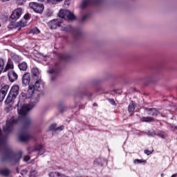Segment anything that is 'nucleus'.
<instances>
[{
	"label": "nucleus",
	"mask_w": 177,
	"mask_h": 177,
	"mask_svg": "<svg viewBox=\"0 0 177 177\" xmlns=\"http://www.w3.org/2000/svg\"><path fill=\"white\" fill-rule=\"evenodd\" d=\"M32 109V105L30 104H24L20 109H17L18 114L21 116L18 119L11 118L6 121V124L3 127V131L6 133H10L13 131V127L16 124H22L23 129L21 131V134L19 136L21 142H28L31 138L28 131H27V127L31 124V119L27 116V113Z\"/></svg>",
	"instance_id": "1"
},
{
	"label": "nucleus",
	"mask_w": 177,
	"mask_h": 177,
	"mask_svg": "<svg viewBox=\"0 0 177 177\" xmlns=\"http://www.w3.org/2000/svg\"><path fill=\"white\" fill-rule=\"evenodd\" d=\"M35 84L29 86V89L28 91V93H30V97L34 95V91H37L41 92V91L44 90V81L41 79L35 80Z\"/></svg>",
	"instance_id": "2"
},
{
	"label": "nucleus",
	"mask_w": 177,
	"mask_h": 177,
	"mask_svg": "<svg viewBox=\"0 0 177 177\" xmlns=\"http://www.w3.org/2000/svg\"><path fill=\"white\" fill-rule=\"evenodd\" d=\"M21 157H23V153L21 152L17 153H12L10 155H5L2 156L1 161H6L8 158L11 164L15 165L17 164V162L20 161V158H21Z\"/></svg>",
	"instance_id": "3"
},
{
	"label": "nucleus",
	"mask_w": 177,
	"mask_h": 177,
	"mask_svg": "<svg viewBox=\"0 0 177 177\" xmlns=\"http://www.w3.org/2000/svg\"><path fill=\"white\" fill-rule=\"evenodd\" d=\"M58 16L62 20H63V19L70 21L75 20V15L70 12V10L66 9H61L58 13Z\"/></svg>",
	"instance_id": "4"
},
{
	"label": "nucleus",
	"mask_w": 177,
	"mask_h": 177,
	"mask_svg": "<svg viewBox=\"0 0 177 177\" xmlns=\"http://www.w3.org/2000/svg\"><path fill=\"white\" fill-rule=\"evenodd\" d=\"M29 7L35 12V13H43L45 10L44 4L39 3L32 2L29 3Z\"/></svg>",
	"instance_id": "5"
},
{
	"label": "nucleus",
	"mask_w": 177,
	"mask_h": 177,
	"mask_svg": "<svg viewBox=\"0 0 177 177\" xmlns=\"http://www.w3.org/2000/svg\"><path fill=\"white\" fill-rule=\"evenodd\" d=\"M64 21V19H62L59 18L57 19H53L48 22V26L51 30H55V28H57V27H60L62 23H63Z\"/></svg>",
	"instance_id": "6"
},
{
	"label": "nucleus",
	"mask_w": 177,
	"mask_h": 177,
	"mask_svg": "<svg viewBox=\"0 0 177 177\" xmlns=\"http://www.w3.org/2000/svg\"><path fill=\"white\" fill-rule=\"evenodd\" d=\"M48 74H51V81H55L59 75V68L55 66V68H51L48 71Z\"/></svg>",
	"instance_id": "7"
},
{
	"label": "nucleus",
	"mask_w": 177,
	"mask_h": 177,
	"mask_svg": "<svg viewBox=\"0 0 177 177\" xmlns=\"http://www.w3.org/2000/svg\"><path fill=\"white\" fill-rule=\"evenodd\" d=\"M8 91H9V85L5 84L3 86L0 90L1 95H0V102H3L6 94L8 93Z\"/></svg>",
	"instance_id": "8"
},
{
	"label": "nucleus",
	"mask_w": 177,
	"mask_h": 177,
	"mask_svg": "<svg viewBox=\"0 0 177 177\" xmlns=\"http://www.w3.org/2000/svg\"><path fill=\"white\" fill-rule=\"evenodd\" d=\"M23 13V9L17 8L13 11L12 14L10 15V19L12 20H17V19H20V16H21Z\"/></svg>",
	"instance_id": "9"
},
{
	"label": "nucleus",
	"mask_w": 177,
	"mask_h": 177,
	"mask_svg": "<svg viewBox=\"0 0 177 177\" xmlns=\"http://www.w3.org/2000/svg\"><path fill=\"white\" fill-rule=\"evenodd\" d=\"M31 81V75L30 73H25L22 77V85L24 86H27V85L30 84V82Z\"/></svg>",
	"instance_id": "10"
},
{
	"label": "nucleus",
	"mask_w": 177,
	"mask_h": 177,
	"mask_svg": "<svg viewBox=\"0 0 177 177\" xmlns=\"http://www.w3.org/2000/svg\"><path fill=\"white\" fill-rule=\"evenodd\" d=\"M59 27L61 31H64L65 32H73V31H74V29L72 28L71 25L63 24V22L61 23Z\"/></svg>",
	"instance_id": "11"
},
{
	"label": "nucleus",
	"mask_w": 177,
	"mask_h": 177,
	"mask_svg": "<svg viewBox=\"0 0 177 177\" xmlns=\"http://www.w3.org/2000/svg\"><path fill=\"white\" fill-rule=\"evenodd\" d=\"M32 78L35 80H41V73L38 68H32L31 70Z\"/></svg>",
	"instance_id": "12"
},
{
	"label": "nucleus",
	"mask_w": 177,
	"mask_h": 177,
	"mask_svg": "<svg viewBox=\"0 0 177 177\" xmlns=\"http://www.w3.org/2000/svg\"><path fill=\"white\" fill-rule=\"evenodd\" d=\"M7 139L2 136V130L0 129V151L6 147Z\"/></svg>",
	"instance_id": "13"
},
{
	"label": "nucleus",
	"mask_w": 177,
	"mask_h": 177,
	"mask_svg": "<svg viewBox=\"0 0 177 177\" xmlns=\"http://www.w3.org/2000/svg\"><path fill=\"white\" fill-rule=\"evenodd\" d=\"M13 68H15L12 59H8L6 67L4 68L3 73H6V71H9V70H13Z\"/></svg>",
	"instance_id": "14"
},
{
	"label": "nucleus",
	"mask_w": 177,
	"mask_h": 177,
	"mask_svg": "<svg viewBox=\"0 0 177 177\" xmlns=\"http://www.w3.org/2000/svg\"><path fill=\"white\" fill-rule=\"evenodd\" d=\"M8 76L10 82H15V81H17V78L19 77L17 73L12 71L8 72Z\"/></svg>",
	"instance_id": "15"
},
{
	"label": "nucleus",
	"mask_w": 177,
	"mask_h": 177,
	"mask_svg": "<svg viewBox=\"0 0 177 177\" xmlns=\"http://www.w3.org/2000/svg\"><path fill=\"white\" fill-rule=\"evenodd\" d=\"M32 151H37L40 156H42L45 153V147L42 145H37Z\"/></svg>",
	"instance_id": "16"
},
{
	"label": "nucleus",
	"mask_w": 177,
	"mask_h": 177,
	"mask_svg": "<svg viewBox=\"0 0 177 177\" xmlns=\"http://www.w3.org/2000/svg\"><path fill=\"white\" fill-rule=\"evenodd\" d=\"M23 26H24V24L21 21L17 23L11 21L8 27V28H17V27H23Z\"/></svg>",
	"instance_id": "17"
},
{
	"label": "nucleus",
	"mask_w": 177,
	"mask_h": 177,
	"mask_svg": "<svg viewBox=\"0 0 177 177\" xmlns=\"http://www.w3.org/2000/svg\"><path fill=\"white\" fill-rule=\"evenodd\" d=\"M19 87L17 85L13 86L10 91V93L11 95H13L14 97H17V95H19Z\"/></svg>",
	"instance_id": "18"
},
{
	"label": "nucleus",
	"mask_w": 177,
	"mask_h": 177,
	"mask_svg": "<svg viewBox=\"0 0 177 177\" xmlns=\"http://www.w3.org/2000/svg\"><path fill=\"white\" fill-rule=\"evenodd\" d=\"M92 2H93V0H84L81 3L80 8L85 9V8L89 6V5H92Z\"/></svg>",
	"instance_id": "19"
},
{
	"label": "nucleus",
	"mask_w": 177,
	"mask_h": 177,
	"mask_svg": "<svg viewBox=\"0 0 177 177\" xmlns=\"http://www.w3.org/2000/svg\"><path fill=\"white\" fill-rule=\"evenodd\" d=\"M147 111H149V115L152 117H157L158 115V111L156 109L147 108Z\"/></svg>",
	"instance_id": "20"
},
{
	"label": "nucleus",
	"mask_w": 177,
	"mask_h": 177,
	"mask_svg": "<svg viewBox=\"0 0 177 177\" xmlns=\"http://www.w3.org/2000/svg\"><path fill=\"white\" fill-rule=\"evenodd\" d=\"M10 174V170L8 168L0 169V175L3 176H9Z\"/></svg>",
	"instance_id": "21"
},
{
	"label": "nucleus",
	"mask_w": 177,
	"mask_h": 177,
	"mask_svg": "<svg viewBox=\"0 0 177 177\" xmlns=\"http://www.w3.org/2000/svg\"><path fill=\"white\" fill-rule=\"evenodd\" d=\"M48 175L50 177H64L65 174H63L59 171H51Z\"/></svg>",
	"instance_id": "22"
},
{
	"label": "nucleus",
	"mask_w": 177,
	"mask_h": 177,
	"mask_svg": "<svg viewBox=\"0 0 177 177\" xmlns=\"http://www.w3.org/2000/svg\"><path fill=\"white\" fill-rule=\"evenodd\" d=\"M15 98L16 97H15L13 94H10V93H9L7 99L6 100V103L7 104H9L10 103H12V102H13V100H15Z\"/></svg>",
	"instance_id": "23"
},
{
	"label": "nucleus",
	"mask_w": 177,
	"mask_h": 177,
	"mask_svg": "<svg viewBox=\"0 0 177 177\" xmlns=\"http://www.w3.org/2000/svg\"><path fill=\"white\" fill-rule=\"evenodd\" d=\"M141 122H154V118L151 117H142L140 118Z\"/></svg>",
	"instance_id": "24"
},
{
	"label": "nucleus",
	"mask_w": 177,
	"mask_h": 177,
	"mask_svg": "<svg viewBox=\"0 0 177 177\" xmlns=\"http://www.w3.org/2000/svg\"><path fill=\"white\" fill-rule=\"evenodd\" d=\"M18 67L21 71H26L28 66L27 65V63L22 62L18 65Z\"/></svg>",
	"instance_id": "25"
},
{
	"label": "nucleus",
	"mask_w": 177,
	"mask_h": 177,
	"mask_svg": "<svg viewBox=\"0 0 177 177\" xmlns=\"http://www.w3.org/2000/svg\"><path fill=\"white\" fill-rule=\"evenodd\" d=\"M104 158H99L94 161V164L95 165H101L102 167L104 164Z\"/></svg>",
	"instance_id": "26"
},
{
	"label": "nucleus",
	"mask_w": 177,
	"mask_h": 177,
	"mask_svg": "<svg viewBox=\"0 0 177 177\" xmlns=\"http://www.w3.org/2000/svg\"><path fill=\"white\" fill-rule=\"evenodd\" d=\"M3 70H5V60L0 58V74H2V71H3Z\"/></svg>",
	"instance_id": "27"
},
{
	"label": "nucleus",
	"mask_w": 177,
	"mask_h": 177,
	"mask_svg": "<svg viewBox=\"0 0 177 177\" xmlns=\"http://www.w3.org/2000/svg\"><path fill=\"white\" fill-rule=\"evenodd\" d=\"M12 59L16 63H19V62H20V57H19V55H14L12 56Z\"/></svg>",
	"instance_id": "28"
},
{
	"label": "nucleus",
	"mask_w": 177,
	"mask_h": 177,
	"mask_svg": "<svg viewBox=\"0 0 177 177\" xmlns=\"http://www.w3.org/2000/svg\"><path fill=\"white\" fill-rule=\"evenodd\" d=\"M156 136H159V138H162V139H165V133L163 131L158 133Z\"/></svg>",
	"instance_id": "29"
},
{
	"label": "nucleus",
	"mask_w": 177,
	"mask_h": 177,
	"mask_svg": "<svg viewBox=\"0 0 177 177\" xmlns=\"http://www.w3.org/2000/svg\"><path fill=\"white\" fill-rule=\"evenodd\" d=\"M134 164H142V162H144L145 164L146 160H142L140 159H135L133 160Z\"/></svg>",
	"instance_id": "30"
},
{
	"label": "nucleus",
	"mask_w": 177,
	"mask_h": 177,
	"mask_svg": "<svg viewBox=\"0 0 177 177\" xmlns=\"http://www.w3.org/2000/svg\"><path fill=\"white\" fill-rule=\"evenodd\" d=\"M37 174H38V173L37 172V171H35V170H32V171H30V172L29 176H30V177H35V176H37Z\"/></svg>",
	"instance_id": "31"
},
{
	"label": "nucleus",
	"mask_w": 177,
	"mask_h": 177,
	"mask_svg": "<svg viewBox=\"0 0 177 177\" xmlns=\"http://www.w3.org/2000/svg\"><path fill=\"white\" fill-rule=\"evenodd\" d=\"M24 99H26V97H24V94H21L19 96V101L17 103V106H20V102H23V100H24Z\"/></svg>",
	"instance_id": "32"
},
{
	"label": "nucleus",
	"mask_w": 177,
	"mask_h": 177,
	"mask_svg": "<svg viewBox=\"0 0 177 177\" xmlns=\"http://www.w3.org/2000/svg\"><path fill=\"white\" fill-rule=\"evenodd\" d=\"M68 57H70V56L67 55V54H62L60 55V59H62V60H67Z\"/></svg>",
	"instance_id": "33"
},
{
	"label": "nucleus",
	"mask_w": 177,
	"mask_h": 177,
	"mask_svg": "<svg viewBox=\"0 0 177 177\" xmlns=\"http://www.w3.org/2000/svg\"><path fill=\"white\" fill-rule=\"evenodd\" d=\"M56 127H57V124L56 123H53L50 126V131H56Z\"/></svg>",
	"instance_id": "34"
},
{
	"label": "nucleus",
	"mask_w": 177,
	"mask_h": 177,
	"mask_svg": "<svg viewBox=\"0 0 177 177\" xmlns=\"http://www.w3.org/2000/svg\"><path fill=\"white\" fill-rule=\"evenodd\" d=\"M129 111L130 113L135 111V106H133V104H131L129 105Z\"/></svg>",
	"instance_id": "35"
},
{
	"label": "nucleus",
	"mask_w": 177,
	"mask_h": 177,
	"mask_svg": "<svg viewBox=\"0 0 177 177\" xmlns=\"http://www.w3.org/2000/svg\"><path fill=\"white\" fill-rule=\"evenodd\" d=\"M109 103H111L113 106H117V103H115V100L114 99L109 98L108 99Z\"/></svg>",
	"instance_id": "36"
},
{
	"label": "nucleus",
	"mask_w": 177,
	"mask_h": 177,
	"mask_svg": "<svg viewBox=\"0 0 177 177\" xmlns=\"http://www.w3.org/2000/svg\"><path fill=\"white\" fill-rule=\"evenodd\" d=\"M147 135L149 136H156V131H149L148 133H147Z\"/></svg>",
	"instance_id": "37"
},
{
	"label": "nucleus",
	"mask_w": 177,
	"mask_h": 177,
	"mask_svg": "<svg viewBox=\"0 0 177 177\" xmlns=\"http://www.w3.org/2000/svg\"><path fill=\"white\" fill-rule=\"evenodd\" d=\"M89 16V14H85L84 15H83L82 17V21H84L85 20H86V19H88V17Z\"/></svg>",
	"instance_id": "38"
},
{
	"label": "nucleus",
	"mask_w": 177,
	"mask_h": 177,
	"mask_svg": "<svg viewBox=\"0 0 177 177\" xmlns=\"http://www.w3.org/2000/svg\"><path fill=\"white\" fill-rule=\"evenodd\" d=\"M63 129H64V126H60V127H56L55 129V132L59 131H63Z\"/></svg>",
	"instance_id": "39"
},
{
	"label": "nucleus",
	"mask_w": 177,
	"mask_h": 177,
	"mask_svg": "<svg viewBox=\"0 0 177 177\" xmlns=\"http://www.w3.org/2000/svg\"><path fill=\"white\" fill-rule=\"evenodd\" d=\"M144 153L145 154H147V156H150V154H151V153H153V151H149V149H145L144 151Z\"/></svg>",
	"instance_id": "40"
},
{
	"label": "nucleus",
	"mask_w": 177,
	"mask_h": 177,
	"mask_svg": "<svg viewBox=\"0 0 177 177\" xmlns=\"http://www.w3.org/2000/svg\"><path fill=\"white\" fill-rule=\"evenodd\" d=\"M39 2H44V3H49V2H53V0H39Z\"/></svg>",
	"instance_id": "41"
},
{
	"label": "nucleus",
	"mask_w": 177,
	"mask_h": 177,
	"mask_svg": "<svg viewBox=\"0 0 177 177\" xmlns=\"http://www.w3.org/2000/svg\"><path fill=\"white\" fill-rule=\"evenodd\" d=\"M33 32L35 34H39L40 31L38 30V28L33 29Z\"/></svg>",
	"instance_id": "42"
},
{
	"label": "nucleus",
	"mask_w": 177,
	"mask_h": 177,
	"mask_svg": "<svg viewBox=\"0 0 177 177\" xmlns=\"http://www.w3.org/2000/svg\"><path fill=\"white\" fill-rule=\"evenodd\" d=\"M24 161H26V162H27V161H30V156H25L24 158Z\"/></svg>",
	"instance_id": "43"
},
{
	"label": "nucleus",
	"mask_w": 177,
	"mask_h": 177,
	"mask_svg": "<svg viewBox=\"0 0 177 177\" xmlns=\"http://www.w3.org/2000/svg\"><path fill=\"white\" fill-rule=\"evenodd\" d=\"M21 175H26V174H27V170H22L21 171Z\"/></svg>",
	"instance_id": "44"
},
{
	"label": "nucleus",
	"mask_w": 177,
	"mask_h": 177,
	"mask_svg": "<svg viewBox=\"0 0 177 177\" xmlns=\"http://www.w3.org/2000/svg\"><path fill=\"white\" fill-rule=\"evenodd\" d=\"M28 17H29L28 15L26 14L24 15V19H26V20H27V19H28Z\"/></svg>",
	"instance_id": "45"
},
{
	"label": "nucleus",
	"mask_w": 177,
	"mask_h": 177,
	"mask_svg": "<svg viewBox=\"0 0 177 177\" xmlns=\"http://www.w3.org/2000/svg\"><path fill=\"white\" fill-rule=\"evenodd\" d=\"M1 2H8V1H10V0H1Z\"/></svg>",
	"instance_id": "46"
},
{
	"label": "nucleus",
	"mask_w": 177,
	"mask_h": 177,
	"mask_svg": "<svg viewBox=\"0 0 177 177\" xmlns=\"http://www.w3.org/2000/svg\"><path fill=\"white\" fill-rule=\"evenodd\" d=\"M177 176V174H173L171 177H176Z\"/></svg>",
	"instance_id": "47"
},
{
	"label": "nucleus",
	"mask_w": 177,
	"mask_h": 177,
	"mask_svg": "<svg viewBox=\"0 0 177 177\" xmlns=\"http://www.w3.org/2000/svg\"><path fill=\"white\" fill-rule=\"evenodd\" d=\"M93 106L95 107V106H97V104L93 103Z\"/></svg>",
	"instance_id": "48"
},
{
	"label": "nucleus",
	"mask_w": 177,
	"mask_h": 177,
	"mask_svg": "<svg viewBox=\"0 0 177 177\" xmlns=\"http://www.w3.org/2000/svg\"><path fill=\"white\" fill-rule=\"evenodd\" d=\"M173 128H174V129L177 130V126L173 127Z\"/></svg>",
	"instance_id": "49"
},
{
	"label": "nucleus",
	"mask_w": 177,
	"mask_h": 177,
	"mask_svg": "<svg viewBox=\"0 0 177 177\" xmlns=\"http://www.w3.org/2000/svg\"><path fill=\"white\" fill-rule=\"evenodd\" d=\"M57 2H62L63 0H56Z\"/></svg>",
	"instance_id": "50"
},
{
	"label": "nucleus",
	"mask_w": 177,
	"mask_h": 177,
	"mask_svg": "<svg viewBox=\"0 0 177 177\" xmlns=\"http://www.w3.org/2000/svg\"><path fill=\"white\" fill-rule=\"evenodd\" d=\"M20 30H21V28H19L17 29V31H20Z\"/></svg>",
	"instance_id": "51"
},
{
	"label": "nucleus",
	"mask_w": 177,
	"mask_h": 177,
	"mask_svg": "<svg viewBox=\"0 0 177 177\" xmlns=\"http://www.w3.org/2000/svg\"><path fill=\"white\" fill-rule=\"evenodd\" d=\"M95 2H100V0H95Z\"/></svg>",
	"instance_id": "52"
},
{
	"label": "nucleus",
	"mask_w": 177,
	"mask_h": 177,
	"mask_svg": "<svg viewBox=\"0 0 177 177\" xmlns=\"http://www.w3.org/2000/svg\"><path fill=\"white\" fill-rule=\"evenodd\" d=\"M160 176H164V173H162V174H160Z\"/></svg>",
	"instance_id": "53"
},
{
	"label": "nucleus",
	"mask_w": 177,
	"mask_h": 177,
	"mask_svg": "<svg viewBox=\"0 0 177 177\" xmlns=\"http://www.w3.org/2000/svg\"><path fill=\"white\" fill-rule=\"evenodd\" d=\"M28 151H30V148H29V149H28Z\"/></svg>",
	"instance_id": "54"
},
{
	"label": "nucleus",
	"mask_w": 177,
	"mask_h": 177,
	"mask_svg": "<svg viewBox=\"0 0 177 177\" xmlns=\"http://www.w3.org/2000/svg\"><path fill=\"white\" fill-rule=\"evenodd\" d=\"M0 27H1V24H0Z\"/></svg>",
	"instance_id": "55"
},
{
	"label": "nucleus",
	"mask_w": 177,
	"mask_h": 177,
	"mask_svg": "<svg viewBox=\"0 0 177 177\" xmlns=\"http://www.w3.org/2000/svg\"><path fill=\"white\" fill-rule=\"evenodd\" d=\"M0 95H1V92H0Z\"/></svg>",
	"instance_id": "56"
}]
</instances>
